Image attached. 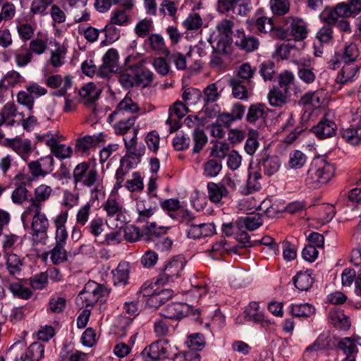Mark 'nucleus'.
I'll list each match as a JSON object with an SVG mask.
<instances>
[{"mask_svg": "<svg viewBox=\"0 0 361 361\" xmlns=\"http://www.w3.org/2000/svg\"><path fill=\"white\" fill-rule=\"evenodd\" d=\"M228 85L232 88L233 96L238 99H245L248 97V90L251 84L244 83V81L239 78H230Z\"/></svg>", "mask_w": 361, "mask_h": 361, "instance_id": "393cba45", "label": "nucleus"}, {"mask_svg": "<svg viewBox=\"0 0 361 361\" xmlns=\"http://www.w3.org/2000/svg\"><path fill=\"white\" fill-rule=\"evenodd\" d=\"M29 285L35 290H42L47 287L48 284V274L47 272H41L37 274L29 279Z\"/></svg>", "mask_w": 361, "mask_h": 361, "instance_id": "4d7b16f0", "label": "nucleus"}, {"mask_svg": "<svg viewBox=\"0 0 361 361\" xmlns=\"http://www.w3.org/2000/svg\"><path fill=\"white\" fill-rule=\"evenodd\" d=\"M221 169V161L215 159H209L203 164V174L209 178L216 177Z\"/></svg>", "mask_w": 361, "mask_h": 361, "instance_id": "e433bc0d", "label": "nucleus"}, {"mask_svg": "<svg viewBox=\"0 0 361 361\" xmlns=\"http://www.w3.org/2000/svg\"><path fill=\"white\" fill-rule=\"evenodd\" d=\"M4 145L11 148L25 161H27L32 151L31 141L28 139H22L18 137L6 139Z\"/></svg>", "mask_w": 361, "mask_h": 361, "instance_id": "1a4fd4ad", "label": "nucleus"}, {"mask_svg": "<svg viewBox=\"0 0 361 361\" xmlns=\"http://www.w3.org/2000/svg\"><path fill=\"white\" fill-rule=\"evenodd\" d=\"M259 72L264 81L272 80L276 73L275 63L271 60L264 61L259 66Z\"/></svg>", "mask_w": 361, "mask_h": 361, "instance_id": "8fccbe9b", "label": "nucleus"}, {"mask_svg": "<svg viewBox=\"0 0 361 361\" xmlns=\"http://www.w3.org/2000/svg\"><path fill=\"white\" fill-rule=\"evenodd\" d=\"M137 116H131L126 120H121L114 126V131L116 135L126 134L135 124Z\"/></svg>", "mask_w": 361, "mask_h": 361, "instance_id": "bf43d9fd", "label": "nucleus"}, {"mask_svg": "<svg viewBox=\"0 0 361 361\" xmlns=\"http://www.w3.org/2000/svg\"><path fill=\"white\" fill-rule=\"evenodd\" d=\"M352 6L350 1L347 3H339L334 9L327 12L326 15L324 17V22L329 23H334L338 18H347L353 15Z\"/></svg>", "mask_w": 361, "mask_h": 361, "instance_id": "dca6fc26", "label": "nucleus"}, {"mask_svg": "<svg viewBox=\"0 0 361 361\" xmlns=\"http://www.w3.org/2000/svg\"><path fill=\"white\" fill-rule=\"evenodd\" d=\"M103 209L109 218L116 217L118 221L121 220L126 209L114 196L110 195L104 203Z\"/></svg>", "mask_w": 361, "mask_h": 361, "instance_id": "6ab92c4d", "label": "nucleus"}, {"mask_svg": "<svg viewBox=\"0 0 361 361\" xmlns=\"http://www.w3.org/2000/svg\"><path fill=\"white\" fill-rule=\"evenodd\" d=\"M288 312L291 316H311L315 313V308L309 303L291 305Z\"/></svg>", "mask_w": 361, "mask_h": 361, "instance_id": "4c0bfd02", "label": "nucleus"}, {"mask_svg": "<svg viewBox=\"0 0 361 361\" xmlns=\"http://www.w3.org/2000/svg\"><path fill=\"white\" fill-rule=\"evenodd\" d=\"M207 190L209 199L214 203L220 202L224 197H227L229 194L226 185L221 183H208Z\"/></svg>", "mask_w": 361, "mask_h": 361, "instance_id": "aec40b11", "label": "nucleus"}, {"mask_svg": "<svg viewBox=\"0 0 361 361\" xmlns=\"http://www.w3.org/2000/svg\"><path fill=\"white\" fill-rule=\"evenodd\" d=\"M28 213H34L31 224L32 236L37 242L44 243L48 238L47 231L49 226L46 215L41 209H27Z\"/></svg>", "mask_w": 361, "mask_h": 361, "instance_id": "423d86ee", "label": "nucleus"}, {"mask_svg": "<svg viewBox=\"0 0 361 361\" xmlns=\"http://www.w3.org/2000/svg\"><path fill=\"white\" fill-rule=\"evenodd\" d=\"M49 253L54 264H59L68 260V252L65 249V245L55 244Z\"/></svg>", "mask_w": 361, "mask_h": 361, "instance_id": "c03bdc74", "label": "nucleus"}, {"mask_svg": "<svg viewBox=\"0 0 361 361\" xmlns=\"http://www.w3.org/2000/svg\"><path fill=\"white\" fill-rule=\"evenodd\" d=\"M109 293V289L104 285L89 281L77 296L76 304L78 306L84 307V302L93 304L97 301H105V298Z\"/></svg>", "mask_w": 361, "mask_h": 361, "instance_id": "7ed1b4c3", "label": "nucleus"}, {"mask_svg": "<svg viewBox=\"0 0 361 361\" xmlns=\"http://www.w3.org/2000/svg\"><path fill=\"white\" fill-rule=\"evenodd\" d=\"M129 70L132 71L135 76L136 86L147 87L151 85L154 80V74L146 68L142 61L135 62L129 66Z\"/></svg>", "mask_w": 361, "mask_h": 361, "instance_id": "9d476101", "label": "nucleus"}, {"mask_svg": "<svg viewBox=\"0 0 361 361\" xmlns=\"http://www.w3.org/2000/svg\"><path fill=\"white\" fill-rule=\"evenodd\" d=\"M97 171L95 168H90V164L83 161L78 164L73 170V180L75 183L82 182L87 187L92 186L97 178Z\"/></svg>", "mask_w": 361, "mask_h": 361, "instance_id": "6e6552de", "label": "nucleus"}, {"mask_svg": "<svg viewBox=\"0 0 361 361\" xmlns=\"http://www.w3.org/2000/svg\"><path fill=\"white\" fill-rule=\"evenodd\" d=\"M324 100L322 91L308 92L301 97L299 104L318 108L322 104Z\"/></svg>", "mask_w": 361, "mask_h": 361, "instance_id": "7c9ffc66", "label": "nucleus"}, {"mask_svg": "<svg viewBox=\"0 0 361 361\" xmlns=\"http://www.w3.org/2000/svg\"><path fill=\"white\" fill-rule=\"evenodd\" d=\"M219 81L209 84L203 90V100L205 104L216 102L223 91Z\"/></svg>", "mask_w": 361, "mask_h": 361, "instance_id": "bb28decb", "label": "nucleus"}, {"mask_svg": "<svg viewBox=\"0 0 361 361\" xmlns=\"http://www.w3.org/2000/svg\"><path fill=\"white\" fill-rule=\"evenodd\" d=\"M262 214L259 213H249L245 217H241L237 221L238 226L244 225L247 229L254 231L262 225Z\"/></svg>", "mask_w": 361, "mask_h": 361, "instance_id": "2f4dec72", "label": "nucleus"}, {"mask_svg": "<svg viewBox=\"0 0 361 361\" xmlns=\"http://www.w3.org/2000/svg\"><path fill=\"white\" fill-rule=\"evenodd\" d=\"M289 166L293 169H300L306 163L307 157L300 150H294L290 153Z\"/></svg>", "mask_w": 361, "mask_h": 361, "instance_id": "e2e57ef3", "label": "nucleus"}, {"mask_svg": "<svg viewBox=\"0 0 361 361\" xmlns=\"http://www.w3.org/2000/svg\"><path fill=\"white\" fill-rule=\"evenodd\" d=\"M192 138L194 141L192 152L193 153H199L207 144V137L203 130L196 128L193 132Z\"/></svg>", "mask_w": 361, "mask_h": 361, "instance_id": "de8ad7c7", "label": "nucleus"}, {"mask_svg": "<svg viewBox=\"0 0 361 361\" xmlns=\"http://www.w3.org/2000/svg\"><path fill=\"white\" fill-rule=\"evenodd\" d=\"M5 256L6 257V269L9 274L18 278L24 266V257H20L14 253L7 254Z\"/></svg>", "mask_w": 361, "mask_h": 361, "instance_id": "412c9836", "label": "nucleus"}, {"mask_svg": "<svg viewBox=\"0 0 361 361\" xmlns=\"http://www.w3.org/2000/svg\"><path fill=\"white\" fill-rule=\"evenodd\" d=\"M269 6L271 12L275 16H284L290 10V3L288 0H270Z\"/></svg>", "mask_w": 361, "mask_h": 361, "instance_id": "49530a36", "label": "nucleus"}, {"mask_svg": "<svg viewBox=\"0 0 361 361\" xmlns=\"http://www.w3.org/2000/svg\"><path fill=\"white\" fill-rule=\"evenodd\" d=\"M335 166L325 159H314L305 179L310 188H319L327 183L334 176Z\"/></svg>", "mask_w": 361, "mask_h": 361, "instance_id": "f257e3e1", "label": "nucleus"}, {"mask_svg": "<svg viewBox=\"0 0 361 361\" xmlns=\"http://www.w3.org/2000/svg\"><path fill=\"white\" fill-rule=\"evenodd\" d=\"M46 145L50 147L51 152L58 159H64L71 157L73 153L71 147H66L64 144H60L54 137L46 141Z\"/></svg>", "mask_w": 361, "mask_h": 361, "instance_id": "4be33fe9", "label": "nucleus"}, {"mask_svg": "<svg viewBox=\"0 0 361 361\" xmlns=\"http://www.w3.org/2000/svg\"><path fill=\"white\" fill-rule=\"evenodd\" d=\"M8 289L15 297L21 299L27 300L32 295V292L28 288L23 286L19 283H11Z\"/></svg>", "mask_w": 361, "mask_h": 361, "instance_id": "13d9d810", "label": "nucleus"}, {"mask_svg": "<svg viewBox=\"0 0 361 361\" xmlns=\"http://www.w3.org/2000/svg\"><path fill=\"white\" fill-rule=\"evenodd\" d=\"M312 271L310 269L305 272L299 271L293 278L295 286L300 290L307 291L313 285L314 279L312 277Z\"/></svg>", "mask_w": 361, "mask_h": 361, "instance_id": "5701e85b", "label": "nucleus"}, {"mask_svg": "<svg viewBox=\"0 0 361 361\" xmlns=\"http://www.w3.org/2000/svg\"><path fill=\"white\" fill-rule=\"evenodd\" d=\"M153 28L152 20L145 18L137 23L135 27V32L139 37L145 38L150 33Z\"/></svg>", "mask_w": 361, "mask_h": 361, "instance_id": "3c124183", "label": "nucleus"}, {"mask_svg": "<svg viewBox=\"0 0 361 361\" xmlns=\"http://www.w3.org/2000/svg\"><path fill=\"white\" fill-rule=\"evenodd\" d=\"M54 2V0H33L30 6V13L32 15L45 16L47 8Z\"/></svg>", "mask_w": 361, "mask_h": 361, "instance_id": "5fc2aeb1", "label": "nucleus"}, {"mask_svg": "<svg viewBox=\"0 0 361 361\" xmlns=\"http://www.w3.org/2000/svg\"><path fill=\"white\" fill-rule=\"evenodd\" d=\"M267 116L265 105L262 103L254 104L248 109L246 121L249 123L255 124L259 119L264 121Z\"/></svg>", "mask_w": 361, "mask_h": 361, "instance_id": "c85d7f7f", "label": "nucleus"}, {"mask_svg": "<svg viewBox=\"0 0 361 361\" xmlns=\"http://www.w3.org/2000/svg\"><path fill=\"white\" fill-rule=\"evenodd\" d=\"M258 135L259 133L257 130H251L249 131V137L245 144V150L250 155L254 154L259 147Z\"/></svg>", "mask_w": 361, "mask_h": 361, "instance_id": "680f3d73", "label": "nucleus"}, {"mask_svg": "<svg viewBox=\"0 0 361 361\" xmlns=\"http://www.w3.org/2000/svg\"><path fill=\"white\" fill-rule=\"evenodd\" d=\"M136 210L138 214L136 222L149 224V219L154 214L157 210V207L156 204H151L149 201L139 200L137 202Z\"/></svg>", "mask_w": 361, "mask_h": 361, "instance_id": "a211bd4d", "label": "nucleus"}, {"mask_svg": "<svg viewBox=\"0 0 361 361\" xmlns=\"http://www.w3.org/2000/svg\"><path fill=\"white\" fill-rule=\"evenodd\" d=\"M359 130H360V128L342 129L341 130V135L348 142L355 145H359L360 143Z\"/></svg>", "mask_w": 361, "mask_h": 361, "instance_id": "774afa93", "label": "nucleus"}, {"mask_svg": "<svg viewBox=\"0 0 361 361\" xmlns=\"http://www.w3.org/2000/svg\"><path fill=\"white\" fill-rule=\"evenodd\" d=\"M66 307V300L59 296L52 297L49 302V310L51 313H62Z\"/></svg>", "mask_w": 361, "mask_h": 361, "instance_id": "69168bd1", "label": "nucleus"}, {"mask_svg": "<svg viewBox=\"0 0 361 361\" xmlns=\"http://www.w3.org/2000/svg\"><path fill=\"white\" fill-rule=\"evenodd\" d=\"M160 206L174 220L182 223H189L193 219L192 212L183 208L178 199L161 200Z\"/></svg>", "mask_w": 361, "mask_h": 361, "instance_id": "39448f33", "label": "nucleus"}, {"mask_svg": "<svg viewBox=\"0 0 361 361\" xmlns=\"http://www.w3.org/2000/svg\"><path fill=\"white\" fill-rule=\"evenodd\" d=\"M130 22V16L126 13L125 10L116 9L112 13L110 19V23L112 25H117L119 26H125Z\"/></svg>", "mask_w": 361, "mask_h": 361, "instance_id": "052dcab7", "label": "nucleus"}, {"mask_svg": "<svg viewBox=\"0 0 361 361\" xmlns=\"http://www.w3.org/2000/svg\"><path fill=\"white\" fill-rule=\"evenodd\" d=\"M105 301H97L95 303L84 302V307L79 306L80 309H83L79 316H90L92 314H100L102 309L106 308Z\"/></svg>", "mask_w": 361, "mask_h": 361, "instance_id": "79ce46f5", "label": "nucleus"}, {"mask_svg": "<svg viewBox=\"0 0 361 361\" xmlns=\"http://www.w3.org/2000/svg\"><path fill=\"white\" fill-rule=\"evenodd\" d=\"M171 229L170 226H157L155 222L149 224H145L143 226V231L149 238H158L165 235Z\"/></svg>", "mask_w": 361, "mask_h": 361, "instance_id": "a19ab883", "label": "nucleus"}, {"mask_svg": "<svg viewBox=\"0 0 361 361\" xmlns=\"http://www.w3.org/2000/svg\"><path fill=\"white\" fill-rule=\"evenodd\" d=\"M102 136V134L97 136L85 135L77 140L75 144V152L81 153L87 152L91 147H94L98 143L104 140V139L101 137Z\"/></svg>", "mask_w": 361, "mask_h": 361, "instance_id": "c756f323", "label": "nucleus"}, {"mask_svg": "<svg viewBox=\"0 0 361 361\" xmlns=\"http://www.w3.org/2000/svg\"><path fill=\"white\" fill-rule=\"evenodd\" d=\"M255 68H252L249 63H243L238 70L237 75L233 78H239L244 83L251 84V78L253 77Z\"/></svg>", "mask_w": 361, "mask_h": 361, "instance_id": "09e8293b", "label": "nucleus"}, {"mask_svg": "<svg viewBox=\"0 0 361 361\" xmlns=\"http://www.w3.org/2000/svg\"><path fill=\"white\" fill-rule=\"evenodd\" d=\"M118 60V54L114 49H109L103 56V63L110 72H117L120 69L117 66Z\"/></svg>", "mask_w": 361, "mask_h": 361, "instance_id": "a18cd8bd", "label": "nucleus"}, {"mask_svg": "<svg viewBox=\"0 0 361 361\" xmlns=\"http://www.w3.org/2000/svg\"><path fill=\"white\" fill-rule=\"evenodd\" d=\"M169 340L166 338L159 339L146 346L142 351L149 359L147 361H160L165 359L174 360L178 357V353L176 346H171Z\"/></svg>", "mask_w": 361, "mask_h": 361, "instance_id": "f03ea898", "label": "nucleus"}, {"mask_svg": "<svg viewBox=\"0 0 361 361\" xmlns=\"http://www.w3.org/2000/svg\"><path fill=\"white\" fill-rule=\"evenodd\" d=\"M52 192L50 186L41 185L35 189L34 197H30L28 201L30 206L27 209H41L42 203L48 200Z\"/></svg>", "mask_w": 361, "mask_h": 361, "instance_id": "2eb2a0df", "label": "nucleus"}, {"mask_svg": "<svg viewBox=\"0 0 361 361\" xmlns=\"http://www.w3.org/2000/svg\"><path fill=\"white\" fill-rule=\"evenodd\" d=\"M286 93L279 87H274L268 95L269 104L273 106H281L286 103Z\"/></svg>", "mask_w": 361, "mask_h": 361, "instance_id": "864d4df0", "label": "nucleus"}, {"mask_svg": "<svg viewBox=\"0 0 361 361\" xmlns=\"http://www.w3.org/2000/svg\"><path fill=\"white\" fill-rule=\"evenodd\" d=\"M68 219V212H62L54 220L56 226L55 241L57 245H66L68 239V232L66 228V223Z\"/></svg>", "mask_w": 361, "mask_h": 361, "instance_id": "f3484780", "label": "nucleus"}, {"mask_svg": "<svg viewBox=\"0 0 361 361\" xmlns=\"http://www.w3.org/2000/svg\"><path fill=\"white\" fill-rule=\"evenodd\" d=\"M54 160L51 155L42 157L35 161L27 164L29 172L32 178H28L27 180L32 181L39 177H44L54 169Z\"/></svg>", "mask_w": 361, "mask_h": 361, "instance_id": "0eeeda50", "label": "nucleus"}, {"mask_svg": "<svg viewBox=\"0 0 361 361\" xmlns=\"http://www.w3.org/2000/svg\"><path fill=\"white\" fill-rule=\"evenodd\" d=\"M235 45L241 51L250 53L257 50L259 41L254 36L246 35L244 31H237L235 35Z\"/></svg>", "mask_w": 361, "mask_h": 361, "instance_id": "ddd939ff", "label": "nucleus"}, {"mask_svg": "<svg viewBox=\"0 0 361 361\" xmlns=\"http://www.w3.org/2000/svg\"><path fill=\"white\" fill-rule=\"evenodd\" d=\"M44 345L39 342L32 343L19 361H39L44 357Z\"/></svg>", "mask_w": 361, "mask_h": 361, "instance_id": "a878e982", "label": "nucleus"}, {"mask_svg": "<svg viewBox=\"0 0 361 361\" xmlns=\"http://www.w3.org/2000/svg\"><path fill=\"white\" fill-rule=\"evenodd\" d=\"M126 153L121 160L122 163H126L127 169H132L135 167L141 161V157L145 154V147L140 145L139 147H128L126 138L123 139Z\"/></svg>", "mask_w": 361, "mask_h": 361, "instance_id": "f8f14e48", "label": "nucleus"}, {"mask_svg": "<svg viewBox=\"0 0 361 361\" xmlns=\"http://www.w3.org/2000/svg\"><path fill=\"white\" fill-rule=\"evenodd\" d=\"M130 264L127 262H121L113 271L114 283L115 285H126L129 279Z\"/></svg>", "mask_w": 361, "mask_h": 361, "instance_id": "473e14b6", "label": "nucleus"}, {"mask_svg": "<svg viewBox=\"0 0 361 361\" xmlns=\"http://www.w3.org/2000/svg\"><path fill=\"white\" fill-rule=\"evenodd\" d=\"M146 42L149 43L152 51L164 54L166 56H169L170 51L166 47L164 39L161 35L151 34Z\"/></svg>", "mask_w": 361, "mask_h": 361, "instance_id": "72a5a7b5", "label": "nucleus"}, {"mask_svg": "<svg viewBox=\"0 0 361 361\" xmlns=\"http://www.w3.org/2000/svg\"><path fill=\"white\" fill-rule=\"evenodd\" d=\"M117 109L120 114L128 111L132 114L137 113L140 110L137 104L131 97L126 95L117 105Z\"/></svg>", "mask_w": 361, "mask_h": 361, "instance_id": "603ef678", "label": "nucleus"}, {"mask_svg": "<svg viewBox=\"0 0 361 361\" xmlns=\"http://www.w3.org/2000/svg\"><path fill=\"white\" fill-rule=\"evenodd\" d=\"M359 339H360V337L357 335L352 337H345L338 342V348L341 350L345 355L357 354L358 349L356 343H358Z\"/></svg>", "mask_w": 361, "mask_h": 361, "instance_id": "f704fd0d", "label": "nucleus"}, {"mask_svg": "<svg viewBox=\"0 0 361 361\" xmlns=\"http://www.w3.org/2000/svg\"><path fill=\"white\" fill-rule=\"evenodd\" d=\"M329 346L327 336L325 334H320L315 341L310 345L307 346L305 351V355L309 352H317L321 350H325Z\"/></svg>", "mask_w": 361, "mask_h": 361, "instance_id": "0e129e2a", "label": "nucleus"}, {"mask_svg": "<svg viewBox=\"0 0 361 361\" xmlns=\"http://www.w3.org/2000/svg\"><path fill=\"white\" fill-rule=\"evenodd\" d=\"M289 30L290 35L296 41L303 40L307 36V24L302 19L292 18Z\"/></svg>", "mask_w": 361, "mask_h": 361, "instance_id": "b1692460", "label": "nucleus"}, {"mask_svg": "<svg viewBox=\"0 0 361 361\" xmlns=\"http://www.w3.org/2000/svg\"><path fill=\"white\" fill-rule=\"evenodd\" d=\"M80 97L85 98V104L86 106L94 104L99 98V93L96 89V86L92 82H89L83 86L79 91Z\"/></svg>", "mask_w": 361, "mask_h": 361, "instance_id": "c9c22d12", "label": "nucleus"}, {"mask_svg": "<svg viewBox=\"0 0 361 361\" xmlns=\"http://www.w3.org/2000/svg\"><path fill=\"white\" fill-rule=\"evenodd\" d=\"M253 25L258 32L264 34L270 32L275 28L273 18L266 16L258 17L254 21Z\"/></svg>", "mask_w": 361, "mask_h": 361, "instance_id": "58836bf2", "label": "nucleus"}, {"mask_svg": "<svg viewBox=\"0 0 361 361\" xmlns=\"http://www.w3.org/2000/svg\"><path fill=\"white\" fill-rule=\"evenodd\" d=\"M186 260L182 255L174 256L164 266L157 279V284H165L173 281L175 279L180 276V273L183 269Z\"/></svg>", "mask_w": 361, "mask_h": 361, "instance_id": "20e7f679", "label": "nucleus"}, {"mask_svg": "<svg viewBox=\"0 0 361 361\" xmlns=\"http://www.w3.org/2000/svg\"><path fill=\"white\" fill-rule=\"evenodd\" d=\"M317 33V38L319 42L323 44H329L333 40V24L325 23Z\"/></svg>", "mask_w": 361, "mask_h": 361, "instance_id": "6e6d98bb", "label": "nucleus"}, {"mask_svg": "<svg viewBox=\"0 0 361 361\" xmlns=\"http://www.w3.org/2000/svg\"><path fill=\"white\" fill-rule=\"evenodd\" d=\"M187 345L192 350H201L205 345L203 335L199 333L190 335L187 340Z\"/></svg>", "mask_w": 361, "mask_h": 361, "instance_id": "338daca9", "label": "nucleus"}, {"mask_svg": "<svg viewBox=\"0 0 361 361\" xmlns=\"http://www.w3.org/2000/svg\"><path fill=\"white\" fill-rule=\"evenodd\" d=\"M336 130L337 126L335 122L325 118L311 128V131L320 140L335 135Z\"/></svg>", "mask_w": 361, "mask_h": 361, "instance_id": "4468645a", "label": "nucleus"}, {"mask_svg": "<svg viewBox=\"0 0 361 361\" xmlns=\"http://www.w3.org/2000/svg\"><path fill=\"white\" fill-rule=\"evenodd\" d=\"M280 166L281 160L276 155H269L265 152L260 154L257 159L259 171H263L264 173L268 176H271L276 173Z\"/></svg>", "mask_w": 361, "mask_h": 361, "instance_id": "9b49d317", "label": "nucleus"}, {"mask_svg": "<svg viewBox=\"0 0 361 361\" xmlns=\"http://www.w3.org/2000/svg\"><path fill=\"white\" fill-rule=\"evenodd\" d=\"M361 40L360 43L351 42L345 44L342 51L340 52L343 61L345 63H350L357 60L360 54Z\"/></svg>", "mask_w": 361, "mask_h": 361, "instance_id": "cd10ccee", "label": "nucleus"}, {"mask_svg": "<svg viewBox=\"0 0 361 361\" xmlns=\"http://www.w3.org/2000/svg\"><path fill=\"white\" fill-rule=\"evenodd\" d=\"M262 175L259 171L253 173H249L248 178L246 184V191L245 194L249 195L255 192L259 191L261 188L259 180Z\"/></svg>", "mask_w": 361, "mask_h": 361, "instance_id": "ea45409f", "label": "nucleus"}, {"mask_svg": "<svg viewBox=\"0 0 361 361\" xmlns=\"http://www.w3.org/2000/svg\"><path fill=\"white\" fill-rule=\"evenodd\" d=\"M298 75L299 78L306 84L312 83L316 78L313 68L305 63H300L298 67Z\"/></svg>", "mask_w": 361, "mask_h": 361, "instance_id": "37998d69", "label": "nucleus"}]
</instances>
